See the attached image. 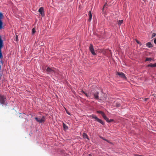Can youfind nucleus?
<instances>
[{"mask_svg":"<svg viewBox=\"0 0 156 156\" xmlns=\"http://www.w3.org/2000/svg\"><path fill=\"white\" fill-rule=\"evenodd\" d=\"M147 67H156V63L154 64H150L147 65Z\"/></svg>","mask_w":156,"mask_h":156,"instance_id":"nucleus-11","label":"nucleus"},{"mask_svg":"<svg viewBox=\"0 0 156 156\" xmlns=\"http://www.w3.org/2000/svg\"><path fill=\"white\" fill-rule=\"evenodd\" d=\"M98 94L99 93L98 92H97L95 93L94 94V97L95 99H97L98 100H99V98H98Z\"/></svg>","mask_w":156,"mask_h":156,"instance_id":"nucleus-8","label":"nucleus"},{"mask_svg":"<svg viewBox=\"0 0 156 156\" xmlns=\"http://www.w3.org/2000/svg\"><path fill=\"white\" fill-rule=\"evenodd\" d=\"M136 41L137 42L138 44H140V43L139 42V41Z\"/></svg>","mask_w":156,"mask_h":156,"instance_id":"nucleus-29","label":"nucleus"},{"mask_svg":"<svg viewBox=\"0 0 156 156\" xmlns=\"http://www.w3.org/2000/svg\"><path fill=\"white\" fill-rule=\"evenodd\" d=\"M116 106L117 107H119L120 106V104L119 103H116Z\"/></svg>","mask_w":156,"mask_h":156,"instance_id":"nucleus-24","label":"nucleus"},{"mask_svg":"<svg viewBox=\"0 0 156 156\" xmlns=\"http://www.w3.org/2000/svg\"><path fill=\"white\" fill-rule=\"evenodd\" d=\"M46 70L48 74H50L51 72H53V70L51 69L49 67H48L47 69Z\"/></svg>","mask_w":156,"mask_h":156,"instance_id":"nucleus-9","label":"nucleus"},{"mask_svg":"<svg viewBox=\"0 0 156 156\" xmlns=\"http://www.w3.org/2000/svg\"><path fill=\"white\" fill-rule=\"evenodd\" d=\"M7 104L5 97L3 95H0V104L6 105Z\"/></svg>","mask_w":156,"mask_h":156,"instance_id":"nucleus-1","label":"nucleus"},{"mask_svg":"<svg viewBox=\"0 0 156 156\" xmlns=\"http://www.w3.org/2000/svg\"><path fill=\"white\" fill-rule=\"evenodd\" d=\"M107 101V95L104 93H102L101 96L99 98L98 101L100 102H104Z\"/></svg>","mask_w":156,"mask_h":156,"instance_id":"nucleus-2","label":"nucleus"},{"mask_svg":"<svg viewBox=\"0 0 156 156\" xmlns=\"http://www.w3.org/2000/svg\"><path fill=\"white\" fill-rule=\"evenodd\" d=\"M156 34L155 33H153L152 35V38H153L155 36Z\"/></svg>","mask_w":156,"mask_h":156,"instance_id":"nucleus-22","label":"nucleus"},{"mask_svg":"<svg viewBox=\"0 0 156 156\" xmlns=\"http://www.w3.org/2000/svg\"><path fill=\"white\" fill-rule=\"evenodd\" d=\"M89 156H91V155H90V154H89Z\"/></svg>","mask_w":156,"mask_h":156,"instance_id":"nucleus-31","label":"nucleus"},{"mask_svg":"<svg viewBox=\"0 0 156 156\" xmlns=\"http://www.w3.org/2000/svg\"><path fill=\"white\" fill-rule=\"evenodd\" d=\"M16 40L17 41V36H16Z\"/></svg>","mask_w":156,"mask_h":156,"instance_id":"nucleus-30","label":"nucleus"},{"mask_svg":"<svg viewBox=\"0 0 156 156\" xmlns=\"http://www.w3.org/2000/svg\"><path fill=\"white\" fill-rule=\"evenodd\" d=\"M36 31L35 29L34 28L32 29V34L34 35V34L35 33Z\"/></svg>","mask_w":156,"mask_h":156,"instance_id":"nucleus-20","label":"nucleus"},{"mask_svg":"<svg viewBox=\"0 0 156 156\" xmlns=\"http://www.w3.org/2000/svg\"><path fill=\"white\" fill-rule=\"evenodd\" d=\"M63 126L64 128L65 129L67 130L68 129V127L64 123H63Z\"/></svg>","mask_w":156,"mask_h":156,"instance_id":"nucleus-19","label":"nucleus"},{"mask_svg":"<svg viewBox=\"0 0 156 156\" xmlns=\"http://www.w3.org/2000/svg\"><path fill=\"white\" fill-rule=\"evenodd\" d=\"M107 122H111L113 121V120L112 119H110L109 120L108 119V121H106Z\"/></svg>","mask_w":156,"mask_h":156,"instance_id":"nucleus-23","label":"nucleus"},{"mask_svg":"<svg viewBox=\"0 0 156 156\" xmlns=\"http://www.w3.org/2000/svg\"><path fill=\"white\" fill-rule=\"evenodd\" d=\"M117 75L121 77V78H123L125 79H126V78L124 74L122 72H118L117 73Z\"/></svg>","mask_w":156,"mask_h":156,"instance_id":"nucleus-6","label":"nucleus"},{"mask_svg":"<svg viewBox=\"0 0 156 156\" xmlns=\"http://www.w3.org/2000/svg\"><path fill=\"white\" fill-rule=\"evenodd\" d=\"M90 117H92L93 118L95 119L96 121H97V120L99 119L96 115H90Z\"/></svg>","mask_w":156,"mask_h":156,"instance_id":"nucleus-12","label":"nucleus"},{"mask_svg":"<svg viewBox=\"0 0 156 156\" xmlns=\"http://www.w3.org/2000/svg\"><path fill=\"white\" fill-rule=\"evenodd\" d=\"M100 137L102 139L104 140H105L108 142V140H107L106 139H105L104 138H103V137L101 136H100Z\"/></svg>","mask_w":156,"mask_h":156,"instance_id":"nucleus-21","label":"nucleus"},{"mask_svg":"<svg viewBox=\"0 0 156 156\" xmlns=\"http://www.w3.org/2000/svg\"><path fill=\"white\" fill-rule=\"evenodd\" d=\"M123 20H119L118 22L119 25V26L121 25L123 23Z\"/></svg>","mask_w":156,"mask_h":156,"instance_id":"nucleus-18","label":"nucleus"},{"mask_svg":"<svg viewBox=\"0 0 156 156\" xmlns=\"http://www.w3.org/2000/svg\"><path fill=\"white\" fill-rule=\"evenodd\" d=\"M89 48L90 51L93 55H96L92 44H90Z\"/></svg>","mask_w":156,"mask_h":156,"instance_id":"nucleus-4","label":"nucleus"},{"mask_svg":"<svg viewBox=\"0 0 156 156\" xmlns=\"http://www.w3.org/2000/svg\"><path fill=\"white\" fill-rule=\"evenodd\" d=\"M97 112L98 113L101 114L103 118L106 120V121H108V118L106 117L103 112L100 111H98Z\"/></svg>","mask_w":156,"mask_h":156,"instance_id":"nucleus-5","label":"nucleus"},{"mask_svg":"<svg viewBox=\"0 0 156 156\" xmlns=\"http://www.w3.org/2000/svg\"><path fill=\"white\" fill-rule=\"evenodd\" d=\"M97 121L99 122L103 125L104 124V122L101 120L99 119H98V120H97Z\"/></svg>","mask_w":156,"mask_h":156,"instance_id":"nucleus-15","label":"nucleus"},{"mask_svg":"<svg viewBox=\"0 0 156 156\" xmlns=\"http://www.w3.org/2000/svg\"><path fill=\"white\" fill-rule=\"evenodd\" d=\"M146 46L149 48L153 47V46L150 42H148L146 44Z\"/></svg>","mask_w":156,"mask_h":156,"instance_id":"nucleus-10","label":"nucleus"},{"mask_svg":"<svg viewBox=\"0 0 156 156\" xmlns=\"http://www.w3.org/2000/svg\"><path fill=\"white\" fill-rule=\"evenodd\" d=\"M83 136L84 138H87V139L89 140V138H88L87 135L85 133H83Z\"/></svg>","mask_w":156,"mask_h":156,"instance_id":"nucleus-17","label":"nucleus"},{"mask_svg":"<svg viewBox=\"0 0 156 156\" xmlns=\"http://www.w3.org/2000/svg\"><path fill=\"white\" fill-rule=\"evenodd\" d=\"M35 119L36 121L40 123H41L44 122L45 121V117L44 116H43L41 118L38 119L37 117L35 118Z\"/></svg>","mask_w":156,"mask_h":156,"instance_id":"nucleus-3","label":"nucleus"},{"mask_svg":"<svg viewBox=\"0 0 156 156\" xmlns=\"http://www.w3.org/2000/svg\"><path fill=\"white\" fill-rule=\"evenodd\" d=\"M88 15L89 17V21H90L92 19V14L90 11L89 12Z\"/></svg>","mask_w":156,"mask_h":156,"instance_id":"nucleus-13","label":"nucleus"},{"mask_svg":"<svg viewBox=\"0 0 156 156\" xmlns=\"http://www.w3.org/2000/svg\"><path fill=\"white\" fill-rule=\"evenodd\" d=\"M154 43L156 44V38H155L154 40Z\"/></svg>","mask_w":156,"mask_h":156,"instance_id":"nucleus-27","label":"nucleus"},{"mask_svg":"<svg viewBox=\"0 0 156 156\" xmlns=\"http://www.w3.org/2000/svg\"><path fill=\"white\" fill-rule=\"evenodd\" d=\"M67 112V114H69V115H70V113L69 112Z\"/></svg>","mask_w":156,"mask_h":156,"instance_id":"nucleus-28","label":"nucleus"},{"mask_svg":"<svg viewBox=\"0 0 156 156\" xmlns=\"http://www.w3.org/2000/svg\"><path fill=\"white\" fill-rule=\"evenodd\" d=\"M84 93L85 94V95L86 96H87V97H88L89 96V95L88 94H87L85 92H84Z\"/></svg>","mask_w":156,"mask_h":156,"instance_id":"nucleus-26","label":"nucleus"},{"mask_svg":"<svg viewBox=\"0 0 156 156\" xmlns=\"http://www.w3.org/2000/svg\"><path fill=\"white\" fill-rule=\"evenodd\" d=\"M50 74H51L53 75L56 76L57 74V73L55 70H53V72H51Z\"/></svg>","mask_w":156,"mask_h":156,"instance_id":"nucleus-14","label":"nucleus"},{"mask_svg":"<svg viewBox=\"0 0 156 156\" xmlns=\"http://www.w3.org/2000/svg\"><path fill=\"white\" fill-rule=\"evenodd\" d=\"M39 12L41 14L42 16H44V11L43 8L42 7H41L38 10Z\"/></svg>","mask_w":156,"mask_h":156,"instance_id":"nucleus-7","label":"nucleus"},{"mask_svg":"<svg viewBox=\"0 0 156 156\" xmlns=\"http://www.w3.org/2000/svg\"><path fill=\"white\" fill-rule=\"evenodd\" d=\"M107 5V3H106V4H105L104 5V7H103V12H104V8H105V6H106V5Z\"/></svg>","mask_w":156,"mask_h":156,"instance_id":"nucleus-25","label":"nucleus"},{"mask_svg":"<svg viewBox=\"0 0 156 156\" xmlns=\"http://www.w3.org/2000/svg\"><path fill=\"white\" fill-rule=\"evenodd\" d=\"M154 61V59H153L152 58H146L145 61Z\"/></svg>","mask_w":156,"mask_h":156,"instance_id":"nucleus-16","label":"nucleus"}]
</instances>
